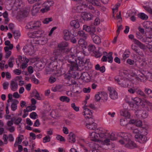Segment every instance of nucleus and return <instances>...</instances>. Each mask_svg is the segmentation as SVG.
Returning <instances> with one entry per match:
<instances>
[{"instance_id":"obj_30","label":"nucleus","mask_w":152,"mask_h":152,"mask_svg":"<svg viewBox=\"0 0 152 152\" xmlns=\"http://www.w3.org/2000/svg\"><path fill=\"white\" fill-rule=\"evenodd\" d=\"M68 45V44L66 41L62 42L58 45V47L61 50L65 48Z\"/></svg>"},{"instance_id":"obj_64","label":"nucleus","mask_w":152,"mask_h":152,"mask_svg":"<svg viewBox=\"0 0 152 152\" xmlns=\"http://www.w3.org/2000/svg\"><path fill=\"white\" fill-rule=\"evenodd\" d=\"M146 40L148 43H152V35L151 36H149L148 37H147Z\"/></svg>"},{"instance_id":"obj_26","label":"nucleus","mask_w":152,"mask_h":152,"mask_svg":"<svg viewBox=\"0 0 152 152\" xmlns=\"http://www.w3.org/2000/svg\"><path fill=\"white\" fill-rule=\"evenodd\" d=\"M64 39L66 40H68L70 39V35L69 31L67 30H65L64 31Z\"/></svg>"},{"instance_id":"obj_57","label":"nucleus","mask_w":152,"mask_h":152,"mask_svg":"<svg viewBox=\"0 0 152 152\" xmlns=\"http://www.w3.org/2000/svg\"><path fill=\"white\" fill-rule=\"evenodd\" d=\"M14 36L15 39H18L20 36V32L17 31H14L13 32Z\"/></svg>"},{"instance_id":"obj_1","label":"nucleus","mask_w":152,"mask_h":152,"mask_svg":"<svg viewBox=\"0 0 152 152\" xmlns=\"http://www.w3.org/2000/svg\"><path fill=\"white\" fill-rule=\"evenodd\" d=\"M132 132L134 134L135 140L141 143H144L147 141L146 135L148 134L147 130L144 128H141L139 129H133Z\"/></svg>"},{"instance_id":"obj_53","label":"nucleus","mask_w":152,"mask_h":152,"mask_svg":"<svg viewBox=\"0 0 152 152\" xmlns=\"http://www.w3.org/2000/svg\"><path fill=\"white\" fill-rule=\"evenodd\" d=\"M43 6L45 7L44 8H43L40 11L42 13H44L45 12H46L50 10V8H49L48 7H46L45 6L44 4H43Z\"/></svg>"},{"instance_id":"obj_19","label":"nucleus","mask_w":152,"mask_h":152,"mask_svg":"<svg viewBox=\"0 0 152 152\" xmlns=\"http://www.w3.org/2000/svg\"><path fill=\"white\" fill-rule=\"evenodd\" d=\"M83 29L86 32L89 33L91 35V33H95L96 31L94 27L91 28L90 26L85 25L83 26Z\"/></svg>"},{"instance_id":"obj_44","label":"nucleus","mask_w":152,"mask_h":152,"mask_svg":"<svg viewBox=\"0 0 152 152\" xmlns=\"http://www.w3.org/2000/svg\"><path fill=\"white\" fill-rule=\"evenodd\" d=\"M31 42L33 44H40L39 37H35L31 40Z\"/></svg>"},{"instance_id":"obj_29","label":"nucleus","mask_w":152,"mask_h":152,"mask_svg":"<svg viewBox=\"0 0 152 152\" xmlns=\"http://www.w3.org/2000/svg\"><path fill=\"white\" fill-rule=\"evenodd\" d=\"M133 41L136 44L138 45V46L140 47V48L142 49H145V45L141 43L139 41H138V40H137L135 39H134Z\"/></svg>"},{"instance_id":"obj_15","label":"nucleus","mask_w":152,"mask_h":152,"mask_svg":"<svg viewBox=\"0 0 152 152\" xmlns=\"http://www.w3.org/2000/svg\"><path fill=\"white\" fill-rule=\"evenodd\" d=\"M112 53L110 52L109 53V55H107L106 56H104L101 59V61H106L108 58V61L110 63H112L113 60V58L112 56Z\"/></svg>"},{"instance_id":"obj_4","label":"nucleus","mask_w":152,"mask_h":152,"mask_svg":"<svg viewBox=\"0 0 152 152\" xmlns=\"http://www.w3.org/2000/svg\"><path fill=\"white\" fill-rule=\"evenodd\" d=\"M115 80L121 86L123 87H127L129 85V81L127 79L119 76L115 77Z\"/></svg>"},{"instance_id":"obj_24","label":"nucleus","mask_w":152,"mask_h":152,"mask_svg":"<svg viewBox=\"0 0 152 152\" xmlns=\"http://www.w3.org/2000/svg\"><path fill=\"white\" fill-rule=\"evenodd\" d=\"M69 142L70 143H74L75 141V135L72 132L69 134Z\"/></svg>"},{"instance_id":"obj_61","label":"nucleus","mask_w":152,"mask_h":152,"mask_svg":"<svg viewBox=\"0 0 152 152\" xmlns=\"http://www.w3.org/2000/svg\"><path fill=\"white\" fill-rule=\"evenodd\" d=\"M125 137L126 136L124 137L123 140H120L119 141V142L122 145L124 144L125 145V143H127L128 138L126 137L125 138Z\"/></svg>"},{"instance_id":"obj_40","label":"nucleus","mask_w":152,"mask_h":152,"mask_svg":"<svg viewBox=\"0 0 152 152\" xmlns=\"http://www.w3.org/2000/svg\"><path fill=\"white\" fill-rule=\"evenodd\" d=\"M14 58L13 57H11L8 60V65L10 68L13 67V62H14Z\"/></svg>"},{"instance_id":"obj_51","label":"nucleus","mask_w":152,"mask_h":152,"mask_svg":"<svg viewBox=\"0 0 152 152\" xmlns=\"http://www.w3.org/2000/svg\"><path fill=\"white\" fill-rule=\"evenodd\" d=\"M103 138L105 139V140H104L103 142L102 141V142H100L102 143L103 144L107 145H110V139L109 138Z\"/></svg>"},{"instance_id":"obj_13","label":"nucleus","mask_w":152,"mask_h":152,"mask_svg":"<svg viewBox=\"0 0 152 152\" xmlns=\"http://www.w3.org/2000/svg\"><path fill=\"white\" fill-rule=\"evenodd\" d=\"M86 2L87 4V6H83L85 7H87L91 10V12L97 15L99 14V12L97 10L95 9L92 5H90V3L93 4L91 3L88 1H86Z\"/></svg>"},{"instance_id":"obj_43","label":"nucleus","mask_w":152,"mask_h":152,"mask_svg":"<svg viewBox=\"0 0 152 152\" xmlns=\"http://www.w3.org/2000/svg\"><path fill=\"white\" fill-rule=\"evenodd\" d=\"M131 48L132 50H134L136 53L139 55H140L141 53L140 51L138 48L135 45H131Z\"/></svg>"},{"instance_id":"obj_41","label":"nucleus","mask_w":152,"mask_h":152,"mask_svg":"<svg viewBox=\"0 0 152 152\" xmlns=\"http://www.w3.org/2000/svg\"><path fill=\"white\" fill-rule=\"evenodd\" d=\"M87 48L89 53L94 52L96 48L95 46L92 44L88 45Z\"/></svg>"},{"instance_id":"obj_23","label":"nucleus","mask_w":152,"mask_h":152,"mask_svg":"<svg viewBox=\"0 0 152 152\" xmlns=\"http://www.w3.org/2000/svg\"><path fill=\"white\" fill-rule=\"evenodd\" d=\"M10 87L12 91H16L18 88V83L13 81H11L10 84Z\"/></svg>"},{"instance_id":"obj_6","label":"nucleus","mask_w":152,"mask_h":152,"mask_svg":"<svg viewBox=\"0 0 152 152\" xmlns=\"http://www.w3.org/2000/svg\"><path fill=\"white\" fill-rule=\"evenodd\" d=\"M65 58L66 60H67L70 63L69 71H71L70 68L72 66H73L72 65L74 63H75L77 61L76 57L73 54H72L69 55H66Z\"/></svg>"},{"instance_id":"obj_42","label":"nucleus","mask_w":152,"mask_h":152,"mask_svg":"<svg viewBox=\"0 0 152 152\" xmlns=\"http://www.w3.org/2000/svg\"><path fill=\"white\" fill-rule=\"evenodd\" d=\"M34 21H31L27 24L25 28L26 29L34 28Z\"/></svg>"},{"instance_id":"obj_38","label":"nucleus","mask_w":152,"mask_h":152,"mask_svg":"<svg viewBox=\"0 0 152 152\" xmlns=\"http://www.w3.org/2000/svg\"><path fill=\"white\" fill-rule=\"evenodd\" d=\"M32 94H33L32 96L34 97L37 99L41 100V98L39 95V93L36 90H34L33 91Z\"/></svg>"},{"instance_id":"obj_48","label":"nucleus","mask_w":152,"mask_h":152,"mask_svg":"<svg viewBox=\"0 0 152 152\" xmlns=\"http://www.w3.org/2000/svg\"><path fill=\"white\" fill-rule=\"evenodd\" d=\"M150 22H149L146 21L145 22H144L143 23V26L145 28H146L151 29V28L150 26Z\"/></svg>"},{"instance_id":"obj_49","label":"nucleus","mask_w":152,"mask_h":152,"mask_svg":"<svg viewBox=\"0 0 152 152\" xmlns=\"http://www.w3.org/2000/svg\"><path fill=\"white\" fill-rule=\"evenodd\" d=\"M148 112L145 110V109H144L141 115L144 118H147L148 115Z\"/></svg>"},{"instance_id":"obj_16","label":"nucleus","mask_w":152,"mask_h":152,"mask_svg":"<svg viewBox=\"0 0 152 152\" xmlns=\"http://www.w3.org/2000/svg\"><path fill=\"white\" fill-rule=\"evenodd\" d=\"M81 16L84 20H89L92 18V16L91 14L86 12H82Z\"/></svg>"},{"instance_id":"obj_47","label":"nucleus","mask_w":152,"mask_h":152,"mask_svg":"<svg viewBox=\"0 0 152 152\" xmlns=\"http://www.w3.org/2000/svg\"><path fill=\"white\" fill-rule=\"evenodd\" d=\"M26 62L23 63L20 66L21 68L23 69H25L27 66L28 64L27 63L28 62L29 60L28 59L26 58Z\"/></svg>"},{"instance_id":"obj_28","label":"nucleus","mask_w":152,"mask_h":152,"mask_svg":"<svg viewBox=\"0 0 152 152\" xmlns=\"http://www.w3.org/2000/svg\"><path fill=\"white\" fill-rule=\"evenodd\" d=\"M100 94H101V96H100L101 99L104 102L107 101V95L104 92H99Z\"/></svg>"},{"instance_id":"obj_59","label":"nucleus","mask_w":152,"mask_h":152,"mask_svg":"<svg viewBox=\"0 0 152 152\" xmlns=\"http://www.w3.org/2000/svg\"><path fill=\"white\" fill-rule=\"evenodd\" d=\"M6 128L7 130L11 133L15 131V128L13 126L6 127Z\"/></svg>"},{"instance_id":"obj_33","label":"nucleus","mask_w":152,"mask_h":152,"mask_svg":"<svg viewBox=\"0 0 152 152\" xmlns=\"http://www.w3.org/2000/svg\"><path fill=\"white\" fill-rule=\"evenodd\" d=\"M40 45H44L47 42L48 39L46 37H40Z\"/></svg>"},{"instance_id":"obj_20","label":"nucleus","mask_w":152,"mask_h":152,"mask_svg":"<svg viewBox=\"0 0 152 152\" xmlns=\"http://www.w3.org/2000/svg\"><path fill=\"white\" fill-rule=\"evenodd\" d=\"M83 115L86 118H90L92 117V111L88 108H84L83 112Z\"/></svg>"},{"instance_id":"obj_14","label":"nucleus","mask_w":152,"mask_h":152,"mask_svg":"<svg viewBox=\"0 0 152 152\" xmlns=\"http://www.w3.org/2000/svg\"><path fill=\"white\" fill-rule=\"evenodd\" d=\"M94 33H91V36L94 42L96 44H99L101 42V39L98 36L94 34Z\"/></svg>"},{"instance_id":"obj_32","label":"nucleus","mask_w":152,"mask_h":152,"mask_svg":"<svg viewBox=\"0 0 152 152\" xmlns=\"http://www.w3.org/2000/svg\"><path fill=\"white\" fill-rule=\"evenodd\" d=\"M138 17L143 20H147L148 18L147 15L143 13H140L138 14Z\"/></svg>"},{"instance_id":"obj_2","label":"nucleus","mask_w":152,"mask_h":152,"mask_svg":"<svg viewBox=\"0 0 152 152\" xmlns=\"http://www.w3.org/2000/svg\"><path fill=\"white\" fill-rule=\"evenodd\" d=\"M104 129L102 128H99L96 129L94 132H93L90 133L91 140L93 141L100 142H102L101 140L99 139V136L101 138H103Z\"/></svg>"},{"instance_id":"obj_25","label":"nucleus","mask_w":152,"mask_h":152,"mask_svg":"<svg viewBox=\"0 0 152 152\" xmlns=\"http://www.w3.org/2000/svg\"><path fill=\"white\" fill-rule=\"evenodd\" d=\"M77 34L81 38L80 39H86L88 37V35L86 34L84 31H78Z\"/></svg>"},{"instance_id":"obj_50","label":"nucleus","mask_w":152,"mask_h":152,"mask_svg":"<svg viewBox=\"0 0 152 152\" xmlns=\"http://www.w3.org/2000/svg\"><path fill=\"white\" fill-rule=\"evenodd\" d=\"M101 94H100V92H98L97 94H96L95 96V99L96 102L99 101L101 99L100 96H101Z\"/></svg>"},{"instance_id":"obj_12","label":"nucleus","mask_w":152,"mask_h":152,"mask_svg":"<svg viewBox=\"0 0 152 152\" xmlns=\"http://www.w3.org/2000/svg\"><path fill=\"white\" fill-rule=\"evenodd\" d=\"M104 133L103 138H109L111 140H115L117 139V138L115 136V134L112 132L111 134L107 132V130L104 129Z\"/></svg>"},{"instance_id":"obj_54","label":"nucleus","mask_w":152,"mask_h":152,"mask_svg":"<svg viewBox=\"0 0 152 152\" xmlns=\"http://www.w3.org/2000/svg\"><path fill=\"white\" fill-rule=\"evenodd\" d=\"M52 18H45L43 21V23L44 24H48L50 22L52 21Z\"/></svg>"},{"instance_id":"obj_7","label":"nucleus","mask_w":152,"mask_h":152,"mask_svg":"<svg viewBox=\"0 0 152 152\" xmlns=\"http://www.w3.org/2000/svg\"><path fill=\"white\" fill-rule=\"evenodd\" d=\"M144 71L138 70L135 75V77L139 81L144 82L146 81L147 77L143 73Z\"/></svg>"},{"instance_id":"obj_21","label":"nucleus","mask_w":152,"mask_h":152,"mask_svg":"<svg viewBox=\"0 0 152 152\" xmlns=\"http://www.w3.org/2000/svg\"><path fill=\"white\" fill-rule=\"evenodd\" d=\"M71 27L75 29L78 28L80 27V23L78 20H72L70 23Z\"/></svg>"},{"instance_id":"obj_35","label":"nucleus","mask_w":152,"mask_h":152,"mask_svg":"<svg viewBox=\"0 0 152 152\" xmlns=\"http://www.w3.org/2000/svg\"><path fill=\"white\" fill-rule=\"evenodd\" d=\"M54 4V2L53 1L47 0L46 1L45 3H43V4H44L45 6L48 7L49 8H50V7L53 6Z\"/></svg>"},{"instance_id":"obj_36","label":"nucleus","mask_w":152,"mask_h":152,"mask_svg":"<svg viewBox=\"0 0 152 152\" xmlns=\"http://www.w3.org/2000/svg\"><path fill=\"white\" fill-rule=\"evenodd\" d=\"M136 93L140 95L141 97H142V100L143 99H145L147 98V96L144 93V92L140 89L137 90L136 91Z\"/></svg>"},{"instance_id":"obj_62","label":"nucleus","mask_w":152,"mask_h":152,"mask_svg":"<svg viewBox=\"0 0 152 152\" xmlns=\"http://www.w3.org/2000/svg\"><path fill=\"white\" fill-rule=\"evenodd\" d=\"M56 139L58 140H59L60 141H65L64 138L59 135H57Z\"/></svg>"},{"instance_id":"obj_45","label":"nucleus","mask_w":152,"mask_h":152,"mask_svg":"<svg viewBox=\"0 0 152 152\" xmlns=\"http://www.w3.org/2000/svg\"><path fill=\"white\" fill-rule=\"evenodd\" d=\"M127 120L125 118L122 119L120 120V124L123 126H125L128 124Z\"/></svg>"},{"instance_id":"obj_10","label":"nucleus","mask_w":152,"mask_h":152,"mask_svg":"<svg viewBox=\"0 0 152 152\" xmlns=\"http://www.w3.org/2000/svg\"><path fill=\"white\" fill-rule=\"evenodd\" d=\"M90 120H91V122L86 123L85 125L86 127L91 130H95L97 126V124L94 123L95 120L94 118L90 119Z\"/></svg>"},{"instance_id":"obj_39","label":"nucleus","mask_w":152,"mask_h":152,"mask_svg":"<svg viewBox=\"0 0 152 152\" xmlns=\"http://www.w3.org/2000/svg\"><path fill=\"white\" fill-rule=\"evenodd\" d=\"M60 100L62 102H66L68 103L70 101L69 98L65 96H62L59 98Z\"/></svg>"},{"instance_id":"obj_37","label":"nucleus","mask_w":152,"mask_h":152,"mask_svg":"<svg viewBox=\"0 0 152 152\" xmlns=\"http://www.w3.org/2000/svg\"><path fill=\"white\" fill-rule=\"evenodd\" d=\"M144 92L148 95V97L149 98H152V90L150 89L145 88Z\"/></svg>"},{"instance_id":"obj_46","label":"nucleus","mask_w":152,"mask_h":152,"mask_svg":"<svg viewBox=\"0 0 152 152\" xmlns=\"http://www.w3.org/2000/svg\"><path fill=\"white\" fill-rule=\"evenodd\" d=\"M143 7L145 10L149 13L152 14V9L150 7L148 6H143Z\"/></svg>"},{"instance_id":"obj_52","label":"nucleus","mask_w":152,"mask_h":152,"mask_svg":"<svg viewBox=\"0 0 152 152\" xmlns=\"http://www.w3.org/2000/svg\"><path fill=\"white\" fill-rule=\"evenodd\" d=\"M50 140V137L49 136L47 135L44 137L43 139V142L44 143L49 142Z\"/></svg>"},{"instance_id":"obj_5","label":"nucleus","mask_w":152,"mask_h":152,"mask_svg":"<svg viewBox=\"0 0 152 152\" xmlns=\"http://www.w3.org/2000/svg\"><path fill=\"white\" fill-rule=\"evenodd\" d=\"M74 1H79V4L82 6H87V4L86 1H88L91 3L93 5L96 6H100V3L97 0H73Z\"/></svg>"},{"instance_id":"obj_17","label":"nucleus","mask_w":152,"mask_h":152,"mask_svg":"<svg viewBox=\"0 0 152 152\" xmlns=\"http://www.w3.org/2000/svg\"><path fill=\"white\" fill-rule=\"evenodd\" d=\"M33 49V46L31 45L25 46L23 49L26 52H28L30 55H31L34 53Z\"/></svg>"},{"instance_id":"obj_18","label":"nucleus","mask_w":152,"mask_h":152,"mask_svg":"<svg viewBox=\"0 0 152 152\" xmlns=\"http://www.w3.org/2000/svg\"><path fill=\"white\" fill-rule=\"evenodd\" d=\"M86 39H80L78 41V44L80 45H81V47L83 48L84 54H86V51L84 50V48L86 49L87 46V42L85 41Z\"/></svg>"},{"instance_id":"obj_55","label":"nucleus","mask_w":152,"mask_h":152,"mask_svg":"<svg viewBox=\"0 0 152 152\" xmlns=\"http://www.w3.org/2000/svg\"><path fill=\"white\" fill-rule=\"evenodd\" d=\"M88 75V74L86 73L83 72L81 73L80 76V78L83 80H86V77Z\"/></svg>"},{"instance_id":"obj_34","label":"nucleus","mask_w":152,"mask_h":152,"mask_svg":"<svg viewBox=\"0 0 152 152\" xmlns=\"http://www.w3.org/2000/svg\"><path fill=\"white\" fill-rule=\"evenodd\" d=\"M39 8L36 5H34L31 9V12L33 15H34L39 10Z\"/></svg>"},{"instance_id":"obj_8","label":"nucleus","mask_w":152,"mask_h":152,"mask_svg":"<svg viewBox=\"0 0 152 152\" xmlns=\"http://www.w3.org/2000/svg\"><path fill=\"white\" fill-rule=\"evenodd\" d=\"M125 147L128 148L132 149L137 148V145L134 141L128 138L127 143L125 145Z\"/></svg>"},{"instance_id":"obj_9","label":"nucleus","mask_w":152,"mask_h":152,"mask_svg":"<svg viewBox=\"0 0 152 152\" xmlns=\"http://www.w3.org/2000/svg\"><path fill=\"white\" fill-rule=\"evenodd\" d=\"M142 102L146 103V105L144 108L145 110L149 112H152V103L146 99H143Z\"/></svg>"},{"instance_id":"obj_22","label":"nucleus","mask_w":152,"mask_h":152,"mask_svg":"<svg viewBox=\"0 0 152 152\" xmlns=\"http://www.w3.org/2000/svg\"><path fill=\"white\" fill-rule=\"evenodd\" d=\"M120 115L123 116L127 118H129L130 117L131 115L130 113L127 110L123 109L120 112Z\"/></svg>"},{"instance_id":"obj_27","label":"nucleus","mask_w":152,"mask_h":152,"mask_svg":"<svg viewBox=\"0 0 152 152\" xmlns=\"http://www.w3.org/2000/svg\"><path fill=\"white\" fill-rule=\"evenodd\" d=\"M61 53L62 52H61V49L59 48V49L55 50L53 52V54L54 56H55L52 58H54V60H57V56L60 55Z\"/></svg>"},{"instance_id":"obj_63","label":"nucleus","mask_w":152,"mask_h":152,"mask_svg":"<svg viewBox=\"0 0 152 152\" xmlns=\"http://www.w3.org/2000/svg\"><path fill=\"white\" fill-rule=\"evenodd\" d=\"M95 57L96 58H99L102 55V54L100 53L99 51H95L94 53Z\"/></svg>"},{"instance_id":"obj_56","label":"nucleus","mask_w":152,"mask_h":152,"mask_svg":"<svg viewBox=\"0 0 152 152\" xmlns=\"http://www.w3.org/2000/svg\"><path fill=\"white\" fill-rule=\"evenodd\" d=\"M141 101H142V100H141L138 97L134 98L133 99L132 102L136 105H138L139 103V102Z\"/></svg>"},{"instance_id":"obj_11","label":"nucleus","mask_w":152,"mask_h":152,"mask_svg":"<svg viewBox=\"0 0 152 152\" xmlns=\"http://www.w3.org/2000/svg\"><path fill=\"white\" fill-rule=\"evenodd\" d=\"M108 90L109 92L110 97L111 99L114 100L118 98V94L114 89L109 87Z\"/></svg>"},{"instance_id":"obj_58","label":"nucleus","mask_w":152,"mask_h":152,"mask_svg":"<svg viewBox=\"0 0 152 152\" xmlns=\"http://www.w3.org/2000/svg\"><path fill=\"white\" fill-rule=\"evenodd\" d=\"M71 107L76 111L78 112L79 110V107L76 106L75 103H72L71 104Z\"/></svg>"},{"instance_id":"obj_31","label":"nucleus","mask_w":152,"mask_h":152,"mask_svg":"<svg viewBox=\"0 0 152 152\" xmlns=\"http://www.w3.org/2000/svg\"><path fill=\"white\" fill-rule=\"evenodd\" d=\"M36 37H40L43 36L44 34V31L42 30H39L34 31Z\"/></svg>"},{"instance_id":"obj_3","label":"nucleus","mask_w":152,"mask_h":152,"mask_svg":"<svg viewBox=\"0 0 152 152\" xmlns=\"http://www.w3.org/2000/svg\"><path fill=\"white\" fill-rule=\"evenodd\" d=\"M78 61V64H77V62L75 63H74L70 68V71H76L77 70H82L84 69L86 67L85 65L89 63V60L86 59L84 62L82 60Z\"/></svg>"},{"instance_id":"obj_60","label":"nucleus","mask_w":152,"mask_h":152,"mask_svg":"<svg viewBox=\"0 0 152 152\" xmlns=\"http://www.w3.org/2000/svg\"><path fill=\"white\" fill-rule=\"evenodd\" d=\"M37 114L35 112H33L31 113L30 114V117L32 118L33 119H35L37 118Z\"/></svg>"}]
</instances>
